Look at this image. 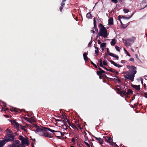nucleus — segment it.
<instances>
[{
  "instance_id": "1",
  "label": "nucleus",
  "mask_w": 147,
  "mask_h": 147,
  "mask_svg": "<svg viewBox=\"0 0 147 147\" xmlns=\"http://www.w3.org/2000/svg\"><path fill=\"white\" fill-rule=\"evenodd\" d=\"M34 130L35 132H38L40 136H45L46 137L52 138V137L51 136V134H49L47 133V130L49 131L52 132H56L60 133L62 136V133L59 131H55L49 128L43 127L41 125H40L36 130Z\"/></svg>"
},
{
  "instance_id": "2",
  "label": "nucleus",
  "mask_w": 147,
  "mask_h": 147,
  "mask_svg": "<svg viewBox=\"0 0 147 147\" xmlns=\"http://www.w3.org/2000/svg\"><path fill=\"white\" fill-rule=\"evenodd\" d=\"M127 67L131 70L129 71V72H125L126 74V76H129V79L131 81H133L134 79L135 75L137 73L136 67L133 65H127Z\"/></svg>"
},
{
  "instance_id": "3",
  "label": "nucleus",
  "mask_w": 147,
  "mask_h": 147,
  "mask_svg": "<svg viewBox=\"0 0 147 147\" xmlns=\"http://www.w3.org/2000/svg\"><path fill=\"white\" fill-rule=\"evenodd\" d=\"M99 35L104 38H106L108 36L107 31L106 29L99 30Z\"/></svg>"
},
{
  "instance_id": "4",
  "label": "nucleus",
  "mask_w": 147,
  "mask_h": 147,
  "mask_svg": "<svg viewBox=\"0 0 147 147\" xmlns=\"http://www.w3.org/2000/svg\"><path fill=\"white\" fill-rule=\"evenodd\" d=\"M15 136L13 134L7 135L5 136L4 138L8 142L9 141H13L14 139Z\"/></svg>"
},
{
  "instance_id": "5",
  "label": "nucleus",
  "mask_w": 147,
  "mask_h": 147,
  "mask_svg": "<svg viewBox=\"0 0 147 147\" xmlns=\"http://www.w3.org/2000/svg\"><path fill=\"white\" fill-rule=\"evenodd\" d=\"M11 123L13 125L18 131L19 129V124L15 120H12L11 121Z\"/></svg>"
},
{
  "instance_id": "6",
  "label": "nucleus",
  "mask_w": 147,
  "mask_h": 147,
  "mask_svg": "<svg viewBox=\"0 0 147 147\" xmlns=\"http://www.w3.org/2000/svg\"><path fill=\"white\" fill-rule=\"evenodd\" d=\"M107 53L108 54L109 56L115 58L117 60H118L119 59V57L118 55H117L115 54L112 53H110L109 49L108 48H107Z\"/></svg>"
},
{
  "instance_id": "7",
  "label": "nucleus",
  "mask_w": 147,
  "mask_h": 147,
  "mask_svg": "<svg viewBox=\"0 0 147 147\" xmlns=\"http://www.w3.org/2000/svg\"><path fill=\"white\" fill-rule=\"evenodd\" d=\"M19 143H20V141L18 140L13 141L12 144L9 145L7 147H16L17 144Z\"/></svg>"
},
{
  "instance_id": "8",
  "label": "nucleus",
  "mask_w": 147,
  "mask_h": 147,
  "mask_svg": "<svg viewBox=\"0 0 147 147\" xmlns=\"http://www.w3.org/2000/svg\"><path fill=\"white\" fill-rule=\"evenodd\" d=\"M103 138H105V141L109 143L110 145H111V138L110 136H104Z\"/></svg>"
},
{
  "instance_id": "9",
  "label": "nucleus",
  "mask_w": 147,
  "mask_h": 147,
  "mask_svg": "<svg viewBox=\"0 0 147 147\" xmlns=\"http://www.w3.org/2000/svg\"><path fill=\"white\" fill-rule=\"evenodd\" d=\"M88 54V53H83V56L84 57V59L86 62H88L89 60H91L88 58V57L87 56V55Z\"/></svg>"
},
{
  "instance_id": "10",
  "label": "nucleus",
  "mask_w": 147,
  "mask_h": 147,
  "mask_svg": "<svg viewBox=\"0 0 147 147\" xmlns=\"http://www.w3.org/2000/svg\"><path fill=\"white\" fill-rule=\"evenodd\" d=\"M93 137L96 140L98 141L99 142L100 144L102 145L103 144L104 141L101 138H98L93 136Z\"/></svg>"
},
{
  "instance_id": "11",
  "label": "nucleus",
  "mask_w": 147,
  "mask_h": 147,
  "mask_svg": "<svg viewBox=\"0 0 147 147\" xmlns=\"http://www.w3.org/2000/svg\"><path fill=\"white\" fill-rule=\"evenodd\" d=\"M22 143L26 145L27 146L29 144L28 138H24L22 141Z\"/></svg>"
},
{
  "instance_id": "12",
  "label": "nucleus",
  "mask_w": 147,
  "mask_h": 147,
  "mask_svg": "<svg viewBox=\"0 0 147 147\" xmlns=\"http://www.w3.org/2000/svg\"><path fill=\"white\" fill-rule=\"evenodd\" d=\"M126 89L123 91H121L120 92H117V93L122 96H123V95H125L126 96V92L125 90Z\"/></svg>"
},
{
  "instance_id": "13",
  "label": "nucleus",
  "mask_w": 147,
  "mask_h": 147,
  "mask_svg": "<svg viewBox=\"0 0 147 147\" xmlns=\"http://www.w3.org/2000/svg\"><path fill=\"white\" fill-rule=\"evenodd\" d=\"M7 142L5 139L3 140H0V147H3Z\"/></svg>"
},
{
  "instance_id": "14",
  "label": "nucleus",
  "mask_w": 147,
  "mask_h": 147,
  "mask_svg": "<svg viewBox=\"0 0 147 147\" xmlns=\"http://www.w3.org/2000/svg\"><path fill=\"white\" fill-rule=\"evenodd\" d=\"M109 61H110L112 64L113 65L116 67H122L121 65H119V64H117V63H115V62L112 60H111Z\"/></svg>"
},
{
  "instance_id": "15",
  "label": "nucleus",
  "mask_w": 147,
  "mask_h": 147,
  "mask_svg": "<svg viewBox=\"0 0 147 147\" xmlns=\"http://www.w3.org/2000/svg\"><path fill=\"white\" fill-rule=\"evenodd\" d=\"M131 86L133 88L136 89L137 90H140V85H138L137 86V85L132 84L131 85Z\"/></svg>"
},
{
  "instance_id": "16",
  "label": "nucleus",
  "mask_w": 147,
  "mask_h": 147,
  "mask_svg": "<svg viewBox=\"0 0 147 147\" xmlns=\"http://www.w3.org/2000/svg\"><path fill=\"white\" fill-rule=\"evenodd\" d=\"M108 24L110 25H112L113 24V19L112 17H110L108 20Z\"/></svg>"
},
{
  "instance_id": "17",
  "label": "nucleus",
  "mask_w": 147,
  "mask_h": 147,
  "mask_svg": "<svg viewBox=\"0 0 147 147\" xmlns=\"http://www.w3.org/2000/svg\"><path fill=\"white\" fill-rule=\"evenodd\" d=\"M133 93L132 90L130 89H128L126 92V97H128L130 94H132Z\"/></svg>"
},
{
  "instance_id": "18",
  "label": "nucleus",
  "mask_w": 147,
  "mask_h": 147,
  "mask_svg": "<svg viewBox=\"0 0 147 147\" xmlns=\"http://www.w3.org/2000/svg\"><path fill=\"white\" fill-rule=\"evenodd\" d=\"M10 111H15L16 112L19 113L20 111V110L19 109H18L16 108H13L10 109Z\"/></svg>"
},
{
  "instance_id": "19",
  "label": "nucleus",
  "mask_w": 147,
  "mask_h": 147,
  "mask_svg": "<svg viewBox=\"0 0 147 147\" xmlns=\"http://www.w3.org/2000/svg\"><path fill=\"white\" fill-rule=\"evenodd\" d=\"M98 26L100 30H104L106 29L101 24H100L98 25Z\"/></svg>"
},
{
  "instance_id": "20",
  "label": "nucleus",
  "mask_w": 147,
  "mask_h": 147,
  "mask_svg": "<svg viewBox=\"0 0 147 147\" xmlns=\"http://www.w3.org/2000/svg\"><path fill=\"white\" fill-rule=\"evenodd\" d=\"M86 17L89 19H92V16L90 12H89L86 14Z\"/></svg>"
},
{
  "instance_id": "21",
  "label": "nucleus",
  "mask_w": 147,
  "mask_h": 147,
  "mask_svg": "<svg viewBox=\"0 0 147 147\" xmlns=\"http://www.w3.org/2000/svg\"><path fill=\"white\" fill-rule=\"evenodd\" d=\"M24 144L22 143L18 144L16 145V147H25Z\"/></svg>"
},
{
  "instance_id": "22",
  "label": "nucleus",
  "mask_w": 147,
  "mask_h": 147,
  "mask_svg": "<svg viewBox=\"0 0 147 147\" xmlns=\"http://www.w3.org/2000/svg\"><path fill=\"white\" fill-rule=\"evenodd\" d=\"M96 49L95 51V53L97 55H99V51H98V48L97 47L95 46L94 47Z\"/></svg>"
},
{
  "instance_id": "23",
  "label": "nucleus",
  "mask_w": 147,
  "mask_h": 147,
  "mask_svg": "<svg viewBox=\"0 0 147 147\" xmlns=\"http://www.w3.org/2000/svg\"><path fill=\"white\" fill-rule=\"evenodd\" d=\"M6 130L7 135L13 134L12 131L11 129H7Z\"/></svg>"
},
{
  "instance_id": "24",
  "label": "nucleus",
  "mask_w": 147,
  "mask_h": 147,
  "mask_svg": "<svg viewBox=\"0 0 147 147\" xmlns=\"http://www.w3.org/2000/svg\"><path fill=\"white\" fill-rule=\"evenodd\" d=\"M116 44V40L115 39H113L111 42V45L112 46H114Z\"/></svg>"
},
{
  "instance_id": "25",
  "label": "nucleus",
  "mask_w": 147,
  "mask_h": 147,
  "mask_svg": "<svg viewBox=\"0 0 147 147\" xmlns=\"http://www.w3.org/2000/svg\"><path fill=\"white\" fill-rule=\"evenodd\" d=\"M129 24V22L128 23V24L127 26H126L125 24H124L123 23L121 25V28L123 29H125L127 27V26Z\"/></svg>"
},
{
  "instance_id": "26",
  "label": "nucleus",
  "mask_w": 147,
  "mask_h": 147,
  "mask_svg": "<svg viewBox=\"0 0 147 147\" xmlns=\"http://www.w3.org/2000/svg\"><path fill=\"white\" fill-rule=\"evenodd\" d=\"M99 63H99H99H98L97 64V66H98V67H99V66H100L101 65H102V59L101 58H100L99 60Z\"/></svg>"
},
{
  "instance_id": "27",
  "label": "nucleus",
  "mask_w": 147,
  "mask_h": 147,
  "mask_svg": "<svg viewBox=\"0 0 147 147\" xmlns=\"http://www.w3.org/2000/svg\"><path fill=\"white\" fill-rule=\"evenodd\" d=\"M131 44L128 42H125V45L126 46H131Z\"/></svg>"
},
{
  "instance_id": "28",
  "label": "nucleus",
  "mask_w": 147,
  "mask_h": 147,
  "mask_svg": "<svg viewBox=\"0 0 147 147\" xmlns=\"http://www.w3.org/2000/svg\"><path fill=\"white\" fill-rule=\"evenodd\" d=\"M20 126L21 127V128L22 129L24 130V131L26 132H27V129H25L24 126L21 125H20Z\"/></svg>"
},
{
  "instance_id": "29",
  "label": "nucleus",
  "mask_w": 147,
  "mask_h": 147,
  "mask_svg": "<svg viewBox=\"0 0 147 147\" xmlns=\"http://www.w3.org/2000/svg\"><path fill=\"white\" fill-rule=\"evenodd\" d=\"M71 127L74 129H76L77 130H78V129L77 127L74 125L73 124H72L71 125Z\"/></svg>"
},
{
  "instance_id": "30",
  "label": "nucleus",
  "mask_w": 147,
  "mask_h": 147,
  "mask_svg": "<svg viewBox=\"0 0 147 147\" xmlns=\"http://www.w3.org/2000/svg\"><path fill=\"white\" fill-rule=\"evenodd\" d=\"M61 6L60 7L59 9H60L61 12L62 10L63 9V7H64L65 4H63V5L62 3H61Z\"/></svg>"
},
{
  "instance_id": "31",
  "label": "nucleus",
  "mask_w": 147,
  "mask_h": 147,
  "mask_svg": "<svg viewBox=\"0 0 147 147\" xmlns=\"http://www.w3.org/2000/svg\"><path fill=\"white\" fill-rule=\"evenodd\" d=\"M96 73L97 75L98 76L102 75V74L101 71H96Z\"/></svg>"
},
{
  "instance_id": "32",
  "label": "nucleus",
  "mask_w": 147,
  "mask_h": 147,
  "mask_svg": "<svg viewBox=\"0 0 147 147\" xmlns=\"http://www.w3.org/2000/svg\"><path fill=\"white\" fill-rule=\"evenodd\" d=\"M92 38H91V41L89 43L88 45V47H90L91 46V44L92 42Z\"/></svg>"
},
{
  "instance_id": "33",
  "label": "nucleus",
  "mask_w": 147,
  "mask_h": 147,
  "mask_svg": "<svg viewBox=\"0 0 147 147\" xmlns=\"http://www.w3.org/2000/svg\"><path fill=\"white\" fill-rule=\"evenodd\" d=\"M90 61L91 62V63L96 68H97V66L91 60H90Z\"/></svg>"
},
{
  "instance_id": "34",
  "label": "nucleus",
  "mask_w": 147,
  "mask_h": 147,
  "mask_svg": "<svg viewBox=\"0 0 147 147\" xmlns=\"http://www.w3.org/2000/svg\"><path fill=\"white\" fill-rule=\"evenodd\" d=\"M108 71L114 73V71H115L114 69H113L111 67H110V69H108Z\"/></svg>"
},
{
  "instance_id": "35",
  "label": "nucleus",
  "mask_w": 147,
  "mask_h": 147,
  "mask_svg": "<svg viewBox=\"0 0 147 147\" xmlns=\"http://www.w3.org/2000/svg\"><path fill=\"white\" fill-rule=\"evenodd\" d=\"M123 10L125 13H127L129 11V10L127 9H123Z\"/></svg>"
},
{
  "instance_id": "36",
  "label": "nucleus",
  "mask_w": 147,
  "mask_h": 147,
  "mask_svg": "<svg viewBox=\"0 0 147 147\" xmlns=\"http://www.w3.org/2000/svg\"><path fill=\"white\" fill-rule=\"evenodd\" d=\"M106 43L103 42L101 44L100 47H106Z\"/></svg>"
},
{
  "instance_id": "37",
  "label": "nucleus",
  "mask_w": 147,
  "mask_h": 147,
  "mask_svg": "<svg viewBox=\"0 0 147 147\" xmlns=\"http://www.w3.org/2000/svg\"><path fill=\"white\" fill-rule=\"evenodd\" d=\"M24 138L21 135H20L18 137V139L21 140L22 141L23 140Z\"/></svg>"
},
{
  "instance_id": "38",
  "label": "nucleus",
  "mask_w": 147,
  "mask_h": 147,
  "mask_svg": "<svg viewBox=\"0 0 147 147\" xmlns=\"http://www.w3.org/2000/svg\"><path fill=\"white\" fill-rule=\"evenodd\" d=\"M103 63V65H107V62L105 60H104L103 61L102 63Z\"/></svg>"
},
{
  "instance_id": "39",
  "label": "nucleus",
  "mask_w": 147,
  "mask_h": 147,
  "mask_svg": "<svg viewBox=\"0 0 147 147\" xmlns=\"http://www.w3.org/2000/svg\"><path fill=\"white\" fill-rule=\"evenodd\" d=\"M115 47L116 50L117 51H118L119 52L120 51V50H119L120 48H119V47L118 46H115Z\"/></svg>"
},
{
  "instance_id": "40",
  "label": "nucleus",
  "mask_w": 147,
  "mask_h": 147,
  "mask_svg": "<svg viewBox=\"0 0 147 147\" xmlns=\"http://www.w3.org/2000/svg\"><path fill=\"white\" fill-rule=\"evenodd\" d=\"M61 119H65L66 118V116L65 115H62L61 116Z\"/></svg>"
},
{
  "instance_id": "41",
  "label": "nucleus",
  "mask_w": 147,
  "mask_h": 147,
  "mask_svg": "<svg viewBox=\"0 0 147 147\" xmlns=\"http://www.w3.org/2000/svg\"><path fill=\"white\" fill-rule=\"evenodd\" d=\"M124 50L125 52L126 53L127 55L129 57L131 56L130 54L129 53L124 49Z\"/></svg>"
},
{
  "instance_id": "42",
  "label": "nucleus",
  "mask_w": 147,
  "mask_h": 147,
  "mask_svg": "<svg viewBox=\"0 0 147 147\" xmlns=\"http://www.w3.org/2000/svg\"><path fill=\"white\" fill-rule=\"evenodd\" d=\"M125 42H131L132 41V40L131 39L128 38L127 39L125 40Z\"/></svg>"
},
{
  "instance_id": "43",
  "label": "nucleus",
  "mask_w": 147,
  "mask_h": 147,
  "mask_svg": "<svg viewBox=\"0 0 147 147\" xmlns=\"http://www.w3.org/2000/svg\"><path fill=\"white\" fill-rule=\"evenodd\" d=\"M134 13H133L129 17H127L125 16V19H128L131 18L133 16Z\"/></svg>"
},
{
  "instance_id": "44",
  "label": "nucleus",
  "mask_w": 147,
  "mask_h": 147,
  "mask_svg": "<svg viewBox=\"0 0 147 147\" xmlns=\"http://www.w3.org/2000/svg\"><path fill=\"white\" fill-rule=\"evenodd\" d=\"M100 66V67L103 68L104 69H105L106 70L108 71V69H107V68H106L103 65H102H102H101Z\"/></svg>"
},
{
  "instance_id": "45",
  "label": "nucleus",
  "mask_w": 147,
  "mask_h": 147,
  "mask_svg": "<svg viewBox=\"0 0 147 147\" xmlns=\"http://www.w3.org/2000/svg\"><path fill=\"white\" fill-rule=\"evenodd\" d=\"M77 140V139L74 138H72L71 139V141L73 142L74 143L75 142L76 140Z\"/></svg>"
},
{
  "instance_id": "46",
  "label": "nucleus",
  "mask_w": 147,
  "mask_h": 147,
  "mask_svg": "<svg viewBox=\"0 0 147 147\" xmlns=\"http://www.w3.org/2000/svg\"><path fill=\"white\" fill-rule=\"evenodd\" d=\"M33 125L34 127H35L36 129L37 128H38L39 126L37 125L36 124H33Z\"/></svg>"
},
{
  "instance_id": "47",
  "label": "nucleus",
  "mask_w": 147,
  "mask_h": 147,
  "mask_svg": "<svg viewBox=\"0 0 147 147\" xmlns=\"http://www.w3.org/2000/svg\"><path fill=\"white\" fill-rule=\"evenodd\" d=\"M114 80H117L118 81L119 83L121 82V81L118 78H117V79L114 78Z\"/></svg>"
},
{
  "instance_id": "48",
  "label": "nucleus",
  "mask_w": 147,
  "mask_h": 147,
  "mask_svg": "<svg viewBox=\"0 0 147 147\" xmlns=\"http://www.w3.org/2000/svg\"><path fill=\"white\" fill-rule=\"evenodd\" d=\"M84 143L86 144L88 147H90V145L88 144V143L86 142H84Z\"/></svg>"
},
{
  "instance_id": "49",
  "label": "nucleus",
  "mask_w": 147,
  "mask_h": 147,
  "mask_svg": "<svg viewBox=\"0 0 147 147\" xmlns=\"http://www.w3.org/2000/svg\"><path fill=\"white\" fill-rule=\"evenodd\" d=\"M116 90H117V92H120L121 91V89L119 88H116Z\"/></svg>"
},
{
  "instance_id": "50",
  "label": "nucleus",
  "mask_w": 147,
  "mask_h": 147,
  "mask_svg": "<svg viewBox=\"0 0 147 147\" xmlns=\"http://www.w3.org/2000/svg\"><path fill=\"white\" fill-rule=\"evenodd\" d=\"M111 1L115 3H117L118 2L117 0H111Z\"/></svg>"
},
{
  "instance_id": "51",
  "label": "nucleus",
  "mask_w": 147,
  "mask_h": 147,
  "mask_svg": "<svg viewBox=\"0 0 147 147\" xmlns=\"http://www.w3.org/2000/svg\"><path fill=\"white\" fill-rule=\"evenodd\" d=\"M66 120L67 121V122H68L69 125L71 126V125L72 124H71L70 122L68 120V119H67V118H66Z\"/></svg>"
},
{
  "instance_id": "52",
  "label": "nucleus",
  "mask_w": 147,
  "mask_h": 147,
  "mask_svg": "<svg viewBox=\"0 0 147 147\" xmlns=\"http://www.w3.org/2000/svg\"><path fill=\"white\" fill-rule=\"evenodd\" d=\"M122 18V17H121V16L119 15V16L117 18L118 20H121V19Z\"/></svg>"
},
{
  "instance_id": "53",
  "label": "nucleus",
  "mask_w": 147,
  "mask_h": 147,
  "mask_svg": "<svg viewBox=\"0 0 147 147\" xmlns=\"http://www.w3.org/2000/svg\"><path fill=\"white\" fill-rule=\"evenodd\" d=\"M94 28L95 30L97 32H98V29L97 28V27H94Z\"/></svg>"
},
{
  "instance_id": "54",
  "label": "nucleus",
  "mask_w": 147,
  "mask_h": 147,
  "mask_svg": "<svg viewBox=\"0 0 147 147\" xmlns=\"http://www.w3.org/2000/svg\"><path fill=\"white\" fill-rule=\"evenodd\" d=\"M2 103L3 104V106L4 107H6V103L3 102H2Z\"/></svg>"
},
{
  "instance_id": "55",
  "label": "nucleus",
  "mask_w": 147,
  "mask_h": 147,
  "mask_svg": "<svg viewBox=\"0 0 147 147\" xmlns=\"http://www.w3.org/2000/svg\"><path fill=\"white\" fill-rule=\"evenodd\" d=\"M99 39H98V44H100L101 43V42L100 40V38H99Z\"/></svg>"
},
{
  "instance_id": "56",
  "label": "nucleus",
  "mask_w": 147,
  "mask_h": 147,
  "mask_svg": "<svg viewBox=\"0 0 147 147\" xmlns=\"http://www.w3.org/2000/svg\"><path fill=\"white\" fill-rule=\"evenodd\" d=\"M66 0H62V2L61 3H62L63 5V4H65V2L66 1Z\"/></svg>"
},
{
  "instance_id": "57",
  "label": "nucleus",
  "mask_w": 147,
  "mask_h": 147,
  "mask_svg": "<svg viewBox=\"0 0 147 147\" xmlns=\"http://www.w3.org/2000/svg\"><path fill=\"white\" fill-rule=\"evenodd\" d=\"M102 77L103 78H107V77L106 76L105 74H103L102 75Z\"/></svg>"
},
{
  "instance_id": "58",
  "label": "nucleus",
  "mask_w": 147,
  "mask_h": 147,
  "mask_svg": "<svg viewBox=\"0 0 147 147\" xmlns=\"http://www.w3.org/2000/svg\"><path fill=\"white\" fill-rule=\"evenodd\" d=\"M144 96L147 98V92H144Z\"/></svg>"
},
{
  "instance_id": "59",
  "label": "nucleus",
  "mask_w": 147,
  "mask_h": 147,
  "mask_svg": "<svg viewBox=\"0 0 147 147\" xmlns=\"http://www.w3.org/2000/svg\"><path fill=\"white\" fill-rule=\"evenodd\" d=\"M66 118L65 119H64L62 120L63 122V123L65 124V123L66 122Z\"/></svg>"
},
{
  "instance_id": "60",
  "label": "nucleus",
  "mask_w": 147,
  "mask_h": 147,
  "mask_svg": "<svg viewBox=\"0 0 147 147\" xmlns=\"http://www.w3.org/2000/svg\"><path fill=\"white\" fill-rule=\"evenodd\" d=\"M129 60L131 61H132L134 62V59L133 58H131Z\"/></svg>"
},
{
  "instance_id": "61",
  "label": "nucleus",
  "mask_w": 147,
  "mask_h": 147,
  "mask_svg": "<svg viewBox=\"0 0 147 147\" xmlns=\"http://www.w3.org/2000/svg\"><path fill=\"white\" fill-rule=\"evenodd\" d=\"M115 71H114V72H115L116 75H118L119 74V73L117 71H116L115 70Z\"/></svg>"
},
{
  "instance_id": "62",
  "label": "nucleus",
  "mask_w": 147,
  "mask_h": 147,
  "mask_svg": "<svg viewBox=\"0 0 147 147\" xmlns=\"http://www.w3.org/2000/svg\"><path fill=\"white\" fill-rule=\"evenodd\" d=\"M140 80L141 81V83L142 84L143 83V80L142 78H140Z\"/></svg>"
},
{
  "instance_id": "63",
  "label": "nucleus",
  "mask_w": 147,
  "mask_h": 147,
  "mask_svg": "<svg viewBox=\"0 0 147 147\" xmlns=\"http://www.w3.org/2000/svg\"><path fill=\"white\" fill-rule=\"evenodd\" d=\"M124 78L126 80L129 79V76H124Z\"/></svg>"
},
{
  "instance_id": "64",
  "label": "nucleus",
  "mask_w": 147,
  "mask_h": 147,
  "mask_svg": "<svg viewBox=\"0 0 147 147\" xmlns=\"http://www.w3.org/2000/svg\"><path fill=\"white\" fill-rule=\"evenodd\" d=\"M125 60H122L121 61V63H125Z\"/></svg>"
}]
</instances>
